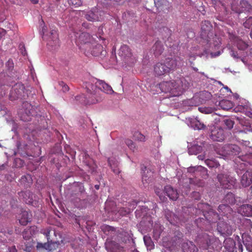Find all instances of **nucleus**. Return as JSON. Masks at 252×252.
Returning <instances> with one entry per match:
<instances>
[{"mask_svg":"<svg viewBox=\"0 0 252 252\" xmlns=\"http://www.w3.org/2000/svg\"><path fill=\"white\" fill-rule=\"evenodd\" d=\"M37 231V227L35 226H32L25 229L22 233L23 239L25 241V246L22 249L26 252H30L33 247L34 242L32 236L35 234Z\"/></svg>","mask_w":252,"mask_h":252,"instance_id":"4","label":"nucleus"},{"mask_svg":"<svg viewBox=\"0 0 252 252\" xmlns=\"http://www.w3.org/2000/svg\"><path fill=\"white\" fill-rule=\"evenodd\" d=\"M210 137L215 141L221 142L225 138L224 130L219 127H215L211 130Z\"/></svg>","mask_w":252,"mask_h":252,"instance_id":"15","label":"nucleus"},{"mask_svg":"<svg viewBox=\"0 0 252 252\" xmlns=\"http://www.w3.org/2000/svg\"><path fill=\"white\" fill-rule=\"evenodd\" d=\"M8 250L9 252H17V249H16L15 246L9 247Z\"/></svg>","mask_w":252,"mask_h":252,"instance_id":"54","label":"nucleus"},{"mask_svg":"<svg viewBox=\"0 0 252 252\" xmlns=\"http://www.w3.org/2000/svg\"><path fill=\"white\" fill-rule=\"evenodd\" d=\"M154 72L157 76H159L168 73V70L165 64L158 63L154 66Z\"/></svg>","mask_w":252,"mask_h":252,"instance_id":"20","label":"nucleus"},{"mask_svg":"<svg viewBox=\"0 0 252 252\" xmlns=\"http://www.w3.org/2000/svg\"><path fill=\"white\" fill-rule=\"evenodd\" d=\"M198 158L199 159L203 160L204 158V156L203 155H199Z\"/></svg>","mask_w":252,"mask_h":252,"instance_id":"59","label":"nucleus"},{"mask_svg":"<svg viewBox=\"0 0 252 252\" xmlns=\"http://www.w3.org/2000/svg\"><path fill=\"white\" fill-rule=\"evenodd\" d=\"M19 195L20 197H22L23 201L26 203L29 204H33V194L30 190H26L25 191H21L19 192Z\"/></svg>","mask_w":252,"mask_h":252,"instance_id":"22","label":"nucleus"},{"mask_svg":"<svg viewBox=\"0 0 252 252\" xmlns=\"http://www.w3.org/2000/svg\"><path fill=\"white\" fill-rule=\"evenodd\" d=\"M32 215L31 212L27 211H22L19 216V222L21 225H26L31 221Z\"/></svg>","mask_w":252,"mask_h":252,"instance_id":"17","label":"nucleus"},{"mask_svg":"<svg viewBox=\"0 0 252 252\" xmlns=\"http://www.w3.org/2000/svg\"><path fill=\"white\" fill-rule=\"evenodd\" d=\"M91 45L90 50H86L85 52L90 53L94 56H97L101 53L102 46L99 44L96 43L94 40L93 41V44Z\"/></svg>","mask_w":252,"mask_h":252,"instance_id":"26","label":"nucleus"},{"mask_svg":"<svg viewBox=\"0 0 252 252\" xmlns=\"http://www.w3.org/2000/svg\"><path fill=\"white\" fill-rule=\"evenodd\" d=\"M147 239L148 240V241H150V238H147L146 236H144V241L145 242V243L147 245Z\"/></svg>","mask_w":252,"mask_h":252,"instance_id":"57","label":"nucleus"},{"mask_svg":"<svg viewBox=\"0 0 252 252\" xmlns=\"http://www.w3.org/2000/svg\"><path fill=\"white\" fill-rule=\"evenodd\" d=\"M159 88L161 92L169 93L171 96H179L184 90L180 79L161 82L159 84Z\"/></svg>","mask_w":252,"mask_h":252,"instance_id":"2","label":"nucleus"},{"mask_svg":"<svg viewBox=\"0 0 252 252\" xmlns=\"http://www.w3.org/2000/svg\"><path fill=\"white\" fill-rule=\"evenodd\" d=\"M96 86H98V88L101 92L103 91L106 94H111L114 93L112 87L102 80H97Z\"/></svg>","mask_w":252,"mask_h":252,"instance_id":"23","label":"nucleus"},{"mask_svg":"<svg viewBox=\"0 0 252 252\" xmlns=\"http://www.w3.org/2000/svg\"><path fill=\"white\" fill-rule=\"evenodd\" d=\"M188 171L194 173L195 176L199 175L204 178L205 176H208L207 169L202 166L190 167L188 169Z\"/></svg>","mask_w":252,"mask_h":252,"instance_id":"18","label":"nucleus"},{"mask_svg":"<svg viewBox=\"0 0 252 252\" xmlns=\"http://www.w3.org/2000/svg\"><path fill=\"white\" fill-rule=\"evenodd\" d=\"M95 84L94 85L90 81L86 82L83 84V87L86 89L87 93L95 92V91H97V88H98V86H96V82Z\"/></svg>","mask_w":252,"mask_h":252,"instance_id":"36","label":"nucleus"},{"mask_svg":"<svg viewBox=\"0 0 252 252\" xmlns=\"http://www.w3.org/2000/svg\"><path fill=\"white\" fill-rule=\"evenodd\" d=\"M153 174V172H152L151 171H149L147 169H146L144 172V174L142 175V180L143 184L145 187H146L152 182Z\"/></svg>","mask_w":252,"mask_h":252,"instance_id":"31","label":"nucleus"},{"mask_svg":"<svg viewBox=\"0 0 252 252\" xmlns=\"http://www.w3.org/2000/svg\"><path fill=\"white\" fill-rule=\"evenodd\" d=\"M235 242L231 238H226L223 242V246L228 252H233Z\"/></svg>","mask_w":252,"mask_h":252,"instance_id":"30","label":"nucleus"},{"mask_svg":"<svg viewBox=\"0 0 252 252\" xmlns=\"http://www.w3.org/2000/svg\"><path fill=\"white\" fill-rule=\"evenodd\" d=\"M230 38L233 40L239 50H244L248 47V44L244 41L234 35H230Z\"/></svg>","mask_w":252,"mask_h":252,"instance_id":"27","label":"nucleus"},{"mask_svg":"<svg viewBox=\"0 0 252 252\" xmlns=\"http://www.w3.org/2000/svg\"><path fill=\"white\" fill-rule=\"evenodd\" d=\"M5 31L3 29H0V38L5 35Z\"/></svg>","mask_w":252,"mask_h":252,"instance_id":"56","label":"nucleus"},{"mask_svg":"<svg viewBox=\"0 0 252 252\" xmlns=\"http://www.w3.org/2000/svg\"><path fill=\"white\" fill-rule=\"evenodd\" d=\"M26 113L27 114V116L28 117V118H26V119H24L23 118V117H21V119L23 120V121H30V120L31 119V118H30V116L31 115H32V112L31 111V110L29 111V112L27 113V112H26Z\"/></svg>","mask_w":252,"mask_h":252,"instance_id":"53","label":"nucleus"},{"mask_svg":"<svg viewBox=\"0 0 252 252\" xmlns=\"http://www.w3.org/2000/svg\"><path fill=\"white\" fill-rule=\"evenodd\" d=\"M133 136L136 140H138L141 142H144L146 140V137L145 135L139 131H135L133 133Z\"/></svg>","mask_w":252,"mask_h":252,"instance_id":"41","label":"nucleus"},{"mask_svg":"<svg viewBox=\"0 0 252 252\" xmlns=\"http://www.w3.org/2000/svg\"><path fill=\"white\" fill-rule=\"evenodd\" d=\"M87 166L90 168V172L91 173H94L96 172V169L97 167L95 163H93V164L91 166H90L89 164H87Z\"/></svg>","mask_w":252,"mask_h":252,"instance_id":"51","label":"nucleus"},{"mask_svg":"<svg viewBox=\"0 0 252 252\" xmlns=\"http://www.w3.org/2000/svg\"><path fill=\"white\" fill-rule=\"evenodd\" d=\"M224 201L229 204H234L235 203L234 194L231 192L228 193L224 198Z\"/></svg>","mask_w":252,"mask_h":252,"instance_id":"38","label":"nucleus"},{"mask_svg":"<svg viewBox=\"0 0 252 252\" xmlns=\"http://www.w3.org/2000/svg\"><path fill=\"white\" fill-rule=\"evenodd\" d=\"M218 39L219 41H218V42H217L216 44H215V46L219 45L220 43V41L219 38H218Z\"/></svg>","mask_w":252,"mask_h":252,"instance_id":"64","label":"nucleus"},{"mask_svg":"<svg viewBox=\"0 0 252 252\" xmlns=\"http://www.w3.org/2000/svg\"><path fill=\"white\" fill-rule=\"evenodd\" d=\"M241 184L243 187H247L252 184V172L247 171L242 176Z\"/></svg>","mask_w":252,"mask_h":252,"instance_id":"21","label":"nucleus"},{"mask_svg":"<svg viewBox=\"0 0 252 252\" xmlns=\"http://www.w3.org/2000/svg\"><path fill=\"white\" fill-rule=\"evenodd\" d=\"M197 244L200 249L203 250H213L220 252L222 249V244L219 239L213 235L203 233L198 236Z\"/></svg>","mask_w":252,"mask_h":252,"instance_id":"1","label":"nucleus"},{"mask_svg":"<svg viewBox=\"0 0 252 252\" xmlns=\"http://www.w3.org/2000/svg\"><path fill=\"white\" fill-rule=\"evenodd\" d=\"M189 58H190L189 60L192 59V60H194L195 59V57L194 55H192V56L190 55V56H189Z\"/></svg>","mask_w":252,"mask_h":252,"instance_id":"60","label":"nucleus"},{"mask_svg":"<svg viewBox=\"0 0 252 252\" xmlns=\"http://www.w3.org/2000/svg\"><path fill=\"white\" fill-rule=\"evenodd\" d=\"M205 163L210 168H217L220 166L219 162L215 159H207L205 160Z\"/></svg>","mask_w":252,"mask_h":252,"instance_id":"40","label":"nucleus"},{"mask_svg":"<svg viewBox=\"0 0 252 252\" xmlns=\"http://www.w3.org/2000/svg\"><path fill=\"white\" fill-rule=\"evenodd\" d=\"M31 2L33 4H37L38 3L39 0H30Z\"/></svg>","mask_w":252,"mask_h":252,"instance_id":"58","label":"nucleus"},{"mask_svg":"<svg viewBox=\"0 0 252 252\" xmlns=\"http://www.w3.org/2000/svg\"><path fill=\"white\" fill-rule=\"evenodd\" d=\"M163 44L160 41H157L152 47V51L155 56L160 55L163 51Z\"/></svg>","mask_w":252,"mask_h":252,"instance_id":"32","label":"nucleus"},{"mask_svg":"<svg viewBox=\"0 0 252 252\" xmlns=\"http://www.w3.org/2000/svg\"><path fill=\"white\" fill-rule=\"evenodd\" d=\"M3 76H5V75L3 74H0V93H2V90L3 88H5V83H3V80H1L2 77Z\"/></svg>","mask_w":252,"mask_h":252,"instance_id":"49","label":"nucleus"},{"mask_svg":"<svg viewBox=\"0 0 252 252\" xmlns=\"http://www.w3.org/2000/svg\"><path fill=\"white\" fill-rule=\"evenodd\" d=\"M224 124L228 129H231L233 127L234 125V122L230 119L225 120Z\"/></svg>","mask_w":252,"mask_h":252,"instance_id":"46","label":"nucleus"},{"mask_svg":"<svg viewBox=\"0 0 252 252\" xmlns=\"http://www.w3.org/2000/svg\"><path fill=\"white\" fill-rule=\"evenodd\" d=\"M218 211L222 216L227 215L230 214L232 210L231 208L228 205L221 204L218 207Z\"/></svg>","mask_w":252,"mask_h":252,"instance_id":"34","label":"nucleus"},{"mask_svg":"<svg viewBox=\"0 0 252 252\" xmlns=\"http://www.w3.org/2000/svg\"><path fill=\"white\" fill-rule=\"evenodd\" d=\"M219 106L222 109L228 110L233 107V104L230 100L223 99L220 101Z\"/></svg>","mask_w":252,"mask_h":252,"instance_id":"35","label":"nucleus"},{"mask_svg":"<svg viewBox=\"0 0 252 252\" xmlns=\"http://www.w3.org/2000/svg\"><path fill=\"white\" fill-rule=\"evenodd\" d=\"M103 15V11L94 7L85 14V17L87 20L94 22L102 20Z\"/></svg>","mask_w":252,"mask_h":252,"instance_id":"14","label":"nucleus"},{"mask_svg":"<svg viewBox=\"0 0 252 252\" xmlns=\"http://www.w3.org/2000/svg\"><path fill=\"white\" fill-rule=\"evenodd\" d=\"M245 28L250 29L252 26V17H248L246 21L243 23Z\"/></svg>","mask_w":252,"mask_h":252,"instance_id":"43","label":"nucleus"},{"mask_svg":"<svg viewBox=\"0 0 252 252\" xmlns=\"http://www.w3.org/2000/svg\"><path fill=\"white\" fill-rule=\"evenodd\" d=\"M20 183L25 188L30 187L32 184V179L31 175L28 174L22 176L20 180Z\"/></svg>","mask_w":252,"mask_h":252,"instance_id":"29","label":"nucleus"},{"mask_svg":"<svg viewBox=\"0 0 252 252\" xmlns=\"http://www.w3.org/2000/svg\"><path fill=\"white\" fill-rule=\"evenodd\" d=\"M193 126L198 129H203L205 127V125L199 122V121L195 120L192 123Z\"/></svg>","mask_w":252,"mask_h":252,"instance_id":"42","label":"nucleus"},{"mask_svg":"<svg viewBox=\"0 0 252 252\" xmlns=\"http://www.w3.org/2000/svg\"><path fill=\"white\" fill-rule=\"evenodd\" d=\"M125 143L126 145L128 147L130 150L132 152H134L136 150H137V146L135 143L130 139H126L125 140Z\"/></svg>","mask_w":252,"mask_h":252,"instance_id":"39","label":"nucleus"},{"mask_svg":"<svg viewBox=\"0 0 252 252\" xmlns=\"http://www.w3.org/2000/svg\"><path fill=\"white\" fill-rule=\"evenodd\" d=\"M198 109L200 112L205 114H210L214 111V109L212 108L199 107Z\"/></svg>","mask_w":252,"mask_h":252,"instance_id":"44","label":"nucleus"},{"mask_svg":"<svg viewBox=\"0 0 252 252\" xmlns=\"http://www.w3.org/2000/svg\"><path fill=\"white\" fill-rule=\"evenodd\" d=\"M69 4L74 5L75 7H78L82 5L81 0H68Z\"/></svg>","mask_w":252,"mask_h":252,"instance_id":"45","label":"nucleus"},{"mask_svg":"<svg viewBox=\"0 0 252 252\" xmlns=\"http://www.w3.org/2000/svg\"><path fill=\"white\" fill-rule=\"evenodd\" d=\"M217 230L223 236L231 235L232 233L231 227L226 222L220 220L218 223Z\"/></svg>","mask_w":252,"mask_h":252,"instance_id":"16","label":"nucleus"},{"mask_svg":"<svg viewBox=\"0 0 252 252\" xmlns=\"http://www.w3.org/2000/svg\"><path fill=\"white\" fill-rule=\"evenodd\" d=\"M197 150V152L196 153H197L198 152H201L202 150V148L201 146H193L189 150V152H190L191 150Z\"/></svg>","mask_w":252,"mask_h":252,"instance_id":"52","label":"nucleus"},{"mask_svg":"<svg viewBox=\"0 0 252 252\" xmlns=\"http://www.w3.org/2000/svg\"><path fill=\"white\" fill-rule=\"evenodd\" d=\"M76 99L79 100L80 102L83 104H93L101 102L103 99L102 94L99 93V91H95L87 93V96L85 94H82L77 96Z\"/></svg>","mask_w":252,"mask_h":252,"instance_id":"6","label":"nucleus"},{"mask_svg":"<svg viewBox=\"0 0 252 252\" xmlns=\"http://www.w3.org/2000/svg\"><path fill=\"white\" fill-rule=\"evenodd\" d=\"M189 63L190 64L191 67H192L193 70L196 72H198V69L197 68L194 66V63H193V62L189 60Z\"/></svg>","mask_w":252,"mask_h":252,"instance_id":"55","label":"nucleus"},{"mask_svg":"<svg viewBox=\"0 0 252 252\" xmlns=\"http://www.w3.org/2000/svg\"><path fill=\"white\" fill-rule=\"evenodd\" d=\"M223 148L226 154L228 155H237L240 152V147L235 144L225 145Z\"/></svg>","mask_w":252,"mask_h":252,"instance_id":"19","label":"nucleus"},{"mask_svg":"<svg viewBox=\"0 0 252 252\" xmlns=\"http://www.w3.org/2000/svg\"><path fill=\"white\" fill-rule=\"evenodd\" d=\"M240 210L244 213L243 215L247 217L252 216V206L251 205L247 204L241 206Z\"/></svg>","mask_w":252,"mask_h":252,"instance_id":"37","label":"nucleus"},{"mask_svg":"<svg viewBox=\"0 0 252 252\" xmlns=\"http://www.w3.org/2000/svg\"><path fill=\"white\" fill-rule=\"evenodd\" d=\"M129 212V210H127L125 208H121L118 211V213L121 216H125V215H127V214H128Z\"/></svg>","mask_w":252,"mask_h":252,"instance_id":"48","label":"nucleus"},{"mask_svg":"<svg viewBox=\"0 0 252 252\" xmlns=\"http://www.w3.org/2000/svg\"><path fill=\"white\" fill-rule=\"evenodd\" d=\"M108 161L113 172L116 174H118L120 173V170L118 168V161L114 158H109Z\"/></svg>","mask_w":252,"mask_h":252,"instance_id":"33","label":"nucleus"},{"mask_svg":"<svg viewBox=\"0 0 252 252\" xmlns=\"http://www.w3.org/2000/svg\"><path fill=\"white\" fill-rule=\"evenodd\" d=\"M94 188L98 190L99 189V186L98 185H96L94 186Z\"/></svg>","mask_w":252,"mask_h":252,"instance_id":"62","label":"nucleus"},{"mask_svg":"<svg viewBox=\"0 0 252 252\" xmlns=\"http://www.w3.org/2000/svg\"><path fill=\"white\" fill-rule=\"evenodd\" d=\"M19 48L23 56H26L27 54L25 45L23 43L19 44Z\"/></svg>","mask_w":252,"mask_h":252,"instance_id":"47","label":"nucleus"},{"mask_svg":"<svg viewBox=\"0 0 252 252\" xmlns=\"http://www.w3.org/2000/svg\"><path fill=\"white\" fill-rule=\"evenodd\" d=\"M184 61L179 57L174 58H167L166 59L165 63L168 68V73L171 70H174L181 68L184 65Z\"/></svg>","mask_w":252,"mask_h":252,"instance_id":"13","label":"nucleus"},{"mask_svg":"<svg viewBox=\"0 0 252 252\" xmlns=\"http://www.w3.org/2000/svg\"><path fill=\"white\" fill-rule=\"evenodd\" d=\"M217 179L222 188L225 189H234L237 183V180L234 177L226 174H218Z\"/></svg>","mask_w":252,"mask_h":252,"instance_id":"8","label":"nucleus"},{"mask_svg":"<svg viewBox=\"0 0 252 252\" xmlns=\"http://www.w3.org/2000/svg\"><path fill=\"white\" fill-rule=\"evenodd\" d=\"M119 55L124 59L130 58L132 53L129 47L126 45H122L119 51Z\"/></svg>","mask_w":252,"mask_h":252,"instance_id":"28","label":"nucleus"},{"mask_svg":"<svg viewBox=\"0 0 252 252\" xmlns=\"http://www.w3.org/2000/svg\"><path fill=\"white\" fill-rule=\"evenodd\" d=\"M164 191L169 198L173 200H176L178 198V193L176 190L173 189L170 186L164 187Z\"/></svg>","mask_w":252,"mask_h":252,"instance_id":"25","label":"nucleus"},{"mask_svg":"<svg viewBox=\"0 0 252 252\" xmlns=\"http://www.w3.org/2000/svg\"><path fill=\"white\" fill-rule=\"evenodd\" d=\"M94 40V38L89 33L82 32L76 36V43L80 49L85 52L86 50H90Z\"/></svg>","mask_w":252,"mask_h":252,"instance_id":"7","label":"nucleus"},{"mask_svg":"<svg viewBox=\"0 0 252 252\" xmlns=\"http://www.w3.org/2000/svg\"><path fill=\"white\" fill-rule=\"evenodd\" d=\"M213 26L209 21L205 20L201 24L200 37L207 43L213 36Z\"/></svg>","mask_w":252,"mask_h":252,"instance_id":"10","label":"nucleus"},{"mask_svg":"<svg viewBox=\"0 0 252 252\" xmlns=\"http://www.w3.org/2000/svg\"><path fill=\"white\" fill-rule=\"evenodd\" d=\"M25 88L23 84L21 83L16 84L10 91L9 99L12 101L25 96Z\"/></svg>","mask_w":252,"mask_h":252,"instance_id":"11","label":"nucleus"},{"mask_svg":"<svg viewBox=\"0 0 252 252\" xmlns=\"http://www.w3.org/2000/svg\"><path fill=\"white\" fill-rule=\"evenodd\" d=\"M205 94L208 96L209 97L210 96L211 94L208 92H205Z\"/></svg>","mask_w":252,"mask_h":252,"instance_id":"63","label":"nucleus"},{"mask_svg":"<svg viewBox=\"0 0 252 252\" xmlns=\"http://www.w3.org/2000/svg\"><path fill=\"white\" fill-rule=\"evenodd\" d=\"M232 56L233 57H234V58H238L237 55L235 53H234V52L232 54Z\"/></svg>","mask_w":252,"mask_h":252,"instance_id":"61","label":"nucleus"},{"mask_svg":"<svg viewBox=\"0 0 252 252\" xmlns=\"http://www.w3.org/2000/svg\"><path fill=\"white\" fill-rule=\"evenodd\" d=\"M182 248L183 252H196L197 251V248L193 242L188 240L182 243Z\"/></svg>","mask_w":252,"mask_h":252,"instance_id":"24","label":"nucleus"},{"mask_svg":"<svg viewBox=\"0 0 252 252\" xmlns=\"http://www.w3.org/2000/svg\"><path fill=\"white\" fill-rule=\"evenodd\" d=\"M239 123L242 128L240 130L235 131L234 134L237 138L240 139L243 134L248 132H252V125L250 123L249 120L246 119L240 120Z\"/></svg>","mask_w":252,"mask_h":252,"instance_id":"12","label":"nucleus"},{"mask_svg":"<svg viewBox=\"0 0 252 252\" xmlns=\"http://www.w3.org/2000/svg\"><path fill=\"white\" fill-rule=\"evenodd\" d=\"M42 33L47 40V45L50 47L52 49H56L60 46L58 30L56 28L51 29L50 32L48 33L45 27H43L42 28Z\"/></svg>","mask_w":252,"mask_h":252,"instance_id":"5","label":"nucleus"},{"mask_svg":"<svg viewBox=\"0 0 252 252\" xmlns=\"http://www.w3.org/2000/svg\"><path fill=\"white\" fill-rule=\"evenodd\" d=\"M59 85L62 87V90L63 92H66L69 90L68 86L67 85H66L63 82H60Z\"/></svg>","mask_w":252,"mask_h":252,"instance_id":"50","label":"nucleus"},{"mask_svg":"<svg viewBox=\"0 0 252 252\" xmlns=\"http://www.w3.org/2000/svg\"><path fill=\"white\" fill-rule=\"evenodd\" d=\"M198 208L200 210L206 220L210 223H216L221 219L217 213L211 209L207 203H199Z\"/></svg>","mask_w":252,"mask_h":252,"instance_id":"3","label":"nucleus"},{"mask_svg":"<svg viewBox=\"0 0 252 252\" xmlns=\"http://www.w3.org/2000/svg\"><path fill=\"white\" fill-rule=\"evenodd\" d=\"M52 233L54 235H55V231L54 230H49L48 229L45 230L44 234L46 235L48 243H45L44 244L37 243L36 245L37 250L42 249L45 252H49L55 249L54 246L57 245L56 241L51 239L50 237V234Z\"/></svg>","mask_w":252,"mask_h":252,"instance_id":"9","label":"nucleus"}]
</instances>
